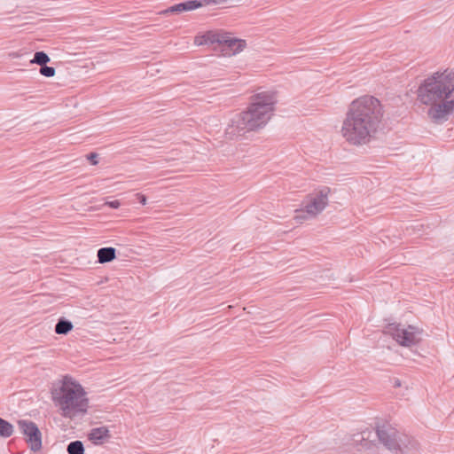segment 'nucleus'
<instances>
[{
  "label": "nucleus",
  "instance_id": "1",
  "mask_svg": "<svg viewBox=\"0 0 454 454\" xmlns=\"http://www.w3.org/2000/svg\"><path fill=\"white\" fill-rule=\"evenodd\" d=\"M383 115L378 98L366 95L355 99L342 122V137L353 145L368 144L380 129Z\"/></svg>",
  "mask_w": 454,
  "mask_h": 454
},
{
  "label": "nucleus",
  "instance_id": "2",
  "mask_svg": "<svg viewBox=\"0 0 454 454\" xmlns=\"http://www.w3.org/2000/svg\"><path fill=\"white\" fill-rule=\"evenodd\" d=\"M454 72H436L424 80L417 95L423 105L429 106L427 115L435 123L446 121L454 110L445 111L442 106L452 98Z\"/></svg>",
  "mask_w": 454,
  "mask_h": 454
},
{
  "label": "nucleus",
  "instance_id": "3",
  "mask_svg": "<svg viewBox=\"0 0 454 454\" xmlns=\"http://www.w3.org/2000/svg\"><path fill=\"white\" fill-rule=\"evenodd\" d=\"M276 103L274 92L263 91L253 96L247 109L231 120L225 129L226 137L234 139L264 127L272 115Z\"/></svg>",
  "mask_w": 454,
  "mask_h": 454
},
{
  "label": "nucleus",
  "instance_id": "4",
  "mask_svg": "<svg viewBox=\"0 0 454 454\" xmlns=\"http://www.w3.org/2000/svg\"><path fill=\"white\" fill-rule=\"evenodd\" d=\"M52 399L64 418L74 419L87 413L89 400L82 387L65 377L61 386L52 391Z\"/></svg>",
  "mask_w": 454,
  "mask_h": 454
},
{
  "label": "nucleus",
  "instance_id": "5",
  "mask_svg": "<svg viewBox=\"0 0 454 454\" xmlns=\"http://www.w3.org/2000/svg\"><path fill=\"white\" fill-rule=\"evenodd\" d=\"M329 193L330 188L325 186L317 193L308 195L304 207L300 210H296L297 215H295V219L301 222L308 218H314L319 215L328 205Z\"/></svg>",
  "mask_w": 454,
  "mask_h": 454
},
{
  "label": "nucleus",
  "instance_id": "6",
  "mask_svg": "<svg viewBox=\"0 0 454 454\" xmlns=\"http://www.w3.org/2000/svg\"><path fill=\"white\" fill-rule=\"evenodd\" d=\"M387 332L403 347H411L421 340L422 330L413 325L403 327L401 325L391 324L387 326Z\"/></svg>",
  "mask_w": 454,
  "mask_h": 454
},
{
  "label": "nucleus",
  "instance_id": "7",
  "mask_svg": "<svg viewBox=\"0 0 454 454\" xmlns=\"http://www.w3.org/2000/svg\"><path fill=\"white\" fill-rule=\"evenodd\" d=\"M18 426L21 433L27 437L26 442L32 451H38L42 448V434L36 424L30 420H19Z\"/></svg>",
  "mask_w": 454,
  "mask_h": 454
},
{
  "label": "nucleus",
  "instance_id": "8",
  "mask_svg": "<svg viewBox=\"0 0 454 454\" xmlns=\"http://www.w3.org/2000/svg\"><path fill=\"white\" fill-rule=\"evenodd\" d=\"M402 434L388 425L377 427V435L380 442L395 454H398V450H400L399 445Z\"/></svg>",
  "mask_w": 454,
  "mask_h": 454
},
{
  "label": "nucleus",
  "instance_id": "9",
  "mask_svg": "<svg viewBox=\"0 0 454 454\" xmlns=\"http://www.w3.org/2000/svg\"><path fill=\"white\" fill-rule=\"evenodd\" d=\"M247 45L245 40L238 39L231 36L228 33V38H224L221 44L222 51H225V54L234 55L242 51Z\"/></svg>",
  "mask_w": 454,
  "mask_h": 454
},
{
  "label": "nucleus",
  "instance_id": "10",
  "mask_svg": "<svg viewBox=\"0 0 454 454\" xmlns=\"http://www.w3.org/2000/svg\"><path fill=\"white\" fill-rule=\"evenodd\" d=\"M224 38H228V33L207 31L203 35L196 36L194 43L197 45L218 43L221 46Z\"/></svg>",
  "mask_w": 454,
  "mask_h": 454
},
{
  "label": "nucleus",
  "instance_id": "11",
  "mask_svg": "<svg viewBox=\"0 0 454 454\" xmlns=\"http://www.w3.org/2000/svg\"><path fill=\"white\" fill-rule=\"evenodd\" d=\"M204 6V4L202 2H200L198 0H189L186 2L179 3L177 4H175L173 6H170L169 8L161 11L160 13L162 15H168L169 13H181L184 12L192 11L195 9H198L200 7Z\"/></svg>",
  "mask_w": 454,
  "mask_h": 454
},
{
  "label": "nucleus",
  "instance_id": "12",
  "mask_svg": "<svg viewBox=\"0 0 454 454\" xmlns=\"http://www.w3.org/2000/svg\"><path fill=\"white\" fill-rule=\"evenodd\" d=\"M398 454H417L419 450V442L412 436L402 434Z\"/></svg>",
  "mask_w": 454,
  "mask_h": 454
},
{
  "label": "nucleus",
  "instance_id": "13",
  "mask_svg": "<svg viewBox=\"0 0 454 454\" xmlns=\"http://www.w3.org/2000/svg\"><path fill=\"white\" fill-rule=\"evenodd\" d=\"M111 437L106 427L92 428L89 434V439L95 444H101Z\"/></svg>",
  "mask_w": 454,
  "mask_h": 454
},
{
  "label": "nucleus",
  "instance_id": "14",
  "mask_svg": "<svg viewBox=\"0 0 454 454\" xmlns=\"http://www.w3.org/2000/svg\"><path fill=\"white\" fill-rule=\"evenodd\" d=\"M98 262L99 263H106L116 258V250L114 247H102L98 250Z\"/></svg>",
  "mask_w": 454,
  "mask_h": 454
},
{
  "label": "nucleus",
  "instance_id": "15",
  "mask_svg": "<svg viewBox=\"0 0 454 454\" xmlns=\"http://www.w3.org/2000/svg\"><path fill=\"white\" fill-rule=\"evenodd\" d=\"M73 327H74V325L71 321H69L64 317H61L59 319V321L57 322V324L55 325V333L57 334L66 335L69 332L72 331Z\"/></svg>",
  "mask_w": 454,
  "mask_h": 454
},
{
  "label": "nucleus",
  "instance_id": "16",
  "mask_svg": "<svg viewBox=\"0 0 454 454\" xmlns=\"http://www.w3.org/2000/svg\"><path fill=\"white\" fill-rule=\"evenodd\" d=\"M13 426L7 420L0 418V436L8 438L13 434Z\"/></svg>",
  "mask_w": 454,
  "mask_h": 454
},
{
  "label": "nucleus",
  "instance_id": "17",
  "mask_svg": "<svg viewBox=\"0 0 454 454\" xmlns=\"http://www.w3.org/2000/svg\"><path fill=\"white\" fill-rule=\"evenodd\" d=\"M68 454H84V446L81 441L71 442L67 448Z\"/></svg>",
  "mask_w": 454,
  "mask_h": 454
},
{
  "label": "nucleus",
  "instance_id": "18",
  "mask_svg": "<svg viewBox=\"0 0 454 454\" xmlns=\"http://www.w3.org/2000/svg\"><path fill=\"white\" fill-rule=\"evenodd\" d=\"M50 57L44 51H36L34 55V59L30 60V63L43 67L50 62Z\"/></svg>",
  "mask_w": 454,
  "mask_h": 454
},
{
  "label": "nucleus",
  "instance_id": "19",
  "mask_svg": "<svg viewBox=\"0 0 454 454\" xmlns=\"http://www.w3.org/2000/svg\"><path fill=\"white\" fill-rule=\"evenodd\" d=\"M40 74L45 77H53L56 74V70L52 67H48L47 64L41 67Z\"/></svg>",
  "mask_w": 454,
  "mask_h": 454
},
{
  "label": "nucleus",
  "instance_id": "20",
  "mask_svg": "<svg viewBox=\"0 0 454 454\" xmlns=\"http://www.w3.org/2000/svg\"><path fill=\"white\" fill-rule=\"evenodd\" d=\"M87 157L92 165L98 164V160H97L98 154L96 153H90Z\"/></svg>",
  "mask_w": 454,
  "mask_h": 454
},
{
  "label": "nucleus",
  "instance_id": "21",
  "mask_svg": "<svg viewBox=\"0 0 454 454\" xmlns=\"http://www.w3.org/2000/svg\"><path fill=\"white\" fill-rule=\"evenodd\" d=\"M226 0H202L201 2L204 4V5L208 4H219L224 3Z\"/></svg>",
  "mask_w": 454,
  "mask_h": 454
},
{
  "label": "nucleus",
  "instance_id": "22",
  "mask_svg": "<svg viewBox=\"0 0 454 454\" xmlns=\"http://www.w3.org/2000/svg\"><path fill=\"white\" fill-rule=\"evenodd\" d=\"M106 204L112 208H118L121 206V203L119 200L108 201Z\"/></svg>",
  "mask_w": 454,
  "mask_h": 454
},
{
  "label": "nucleus",
  "instance_id": "23",
  "mask_svg": "<svg viewBox=\"0 0 454 454\" xmlns=\"http://www.w3.org/2000/svg\"><path fill=\"white\" fill-rule=\"evenodd\" d=\"M137 198L139 200V202L142 205H145L146 204V197L144 194L137 193Z\"/></svg>",
  "mask_w": 454,
  "mask_h": 454
},
{
  "label": "nucleus",
  "instance_id": "24",
  "mask_svg": "<svg viewBox=\"0 0 454 454\" xmlns=\"http://www.w3.org/2000/svg\"><path fill=\"white\" fill-rule=\"evenodd\" d=\"M10 55H11L12 57H13V58H16V57H18V56H19V54H18V53H12V54H10Z\"/></svg>",
  "mask_w": 454,
  "mask_h": 454
}]
</instances>
